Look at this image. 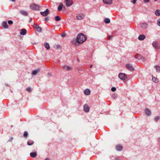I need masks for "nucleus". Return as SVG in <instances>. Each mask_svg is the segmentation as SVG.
<instances>
[{
  "label": "nucleus",
  "instance_id": "nucleus-20",
  "mask_svg": "<svg viewBox=\"0 0 160 160\" xmlns=\"http://www.w3.org/2000/svg\"><path fill=\"white\" fill-rule=\"evenodd\" d=\"M90 91L89 89H86L84 91V93L86 95H89L90 94Z\"/></svg>",
  "mask_w": 160,
  "mask_h": 160
},
{
  "label": "nucleus",
  "instance_id": "nucleus-1",
  "mask_svg": "<svg viewBox=\"0 0 160 160\" xmlns=\"http://www.w3.org/2000/svg\"><path fill=\"white\" fill-rule=\"evenodd\" d=\"M87 39V37L82 33L79 34L76 38V40H74L72 41V44L75 46H77V43L79 44L82 43Z\"/></svg>",
  "mask_w": 160,
  "mask_h": 160
},
{
  "label": "nucleus",
  "instance_id": "nucleus-30",
  "mask_svg": "<svg viewBox=\"0 0 160 160\" xmlns=\"http://www.w3.org/2000/svg\"><path fill=\"white\" fill-rule=\"evenodd\" d=\"M157 72L160 71V67L158 65H156L154 66Z\"/></svg>",
  "mask_w": 160,
  "mask_h": 160
},
{
  "label": "nucleus",
  "instance_id": "nucleus-43",
  "mask_svg": "<svg viewBox=\"0 0 160 160\" xmlns=\"http://www.w3.org/2000/svg\"><path fill=\"white\" fill-rule=\"evenodd\" d=\"M144 0V2L145 3H148V2H150L149 0Z\"/></svg>",
  "mask_w": 160,
  "mask_h": 160
},
{
  "label": "nucleus",
  "instance_id": "nucleus-21",
  "mask_svg": "<svg viewBox=\"0 0 160 160\" xmlns=\"http://www.w3.org/2000/svg\"><path fill=\"white\" fill-rule=\"evenodd\" d=\"M40 71V69L39 68L38 69L36 70H33L32 71V74L33 75H35L37 74L38 72Z\"/></svg>",
  "mask_w": 160,
  "mask_h": 160
},
{
  "label": "nucleus",
  "instance_id": "nucleus-2",
  "mask_svg": "<svg viewBox=\"0 0 160 160\" xmlns=\"http://www.w3.org/2000/svg\"><path fill=\"white\" fill-rule=\"evenodd\" d=\"M30 8L33 10H39L40 6L35 3L32 4L30 6Z\"/></svg>",
  "mask_w": 160,
  "mask_h": 160
},
{
  "label": "nucleus",
  "instance_id": "nucleus-14",
  "mask_svg": "<svg viewBox=\"0 0 160 160\" xmlns=\"http://www.w3.org/2000/svg\"><path fill=\"white\" fill-rule=\"evenodd\" d=\"M116 149L118 151H121L122 149V146L118 144L116 146Z\"/></svg>",
  "mask_w": 160,
  "mask_h": 160
},
{
  "label": "nucleus",
  "instance_id": "nucleus-22",
  "mask_svg": "<svg viewBox=\"0 0 160 160\" xmlns=\"http://www.w3.org/2000/svg\"><path fill=\"white\" fill-rule=\"evenodd\" d=\"M63 5L62 3L60 4V5L58 6V11H60L63 8Z\"/></svg>",
  "mask_w": 160,
  "mask_h": 160
},
{
  "label": "nucleus",
  "instance_id": "nucleus-36",
  "mask_svg": "<svg viewBox=\"0 0 160 160\" xmlns=\"http://www.w3.org/2000/svg\"><path fill=\"white\" fill-rule=\"evenodd\" d=\"M116 88L113 87L111 88V91L112 92H114L116 91Z\"/></svg>",
  "mask_w": 160,
  "mask_h": 160
},
{
  "label": "nucleus",
  "instance_id": "nucleus-51",
  "mask_svg": "<svg viewBox=\"0 0 160 160\" xmlns=\"http://www.w3.org/2000/svg\"><path fill=\"white\" fill-rule=\"evenodd\" d=\"M77 61H78V62H79V59H78H78H77Z\"/></svg>",
  "mask_w": 160,
  "mask_h": 160
},
{
  "label": "nucleus",
  "instance_id": "nucleus-25",
  "mask_svg": "<svg viewBox=\"0 0 160 160\" xmlns=\"http://www.w3.org/2000/svg\"><path fill=\"white\" fill-rule=\"evenodd\" d=\"M134 57L138 59H141L142 58V56L139 54H137Z\"/></svg>",
  "mask_w": 160,
  "mask_h": 160
},
{
  "label": "nucleus",
  "instance_id": "nucleus-49",
  "mask_svg": "<svg viewBox=\"0 0 160 160\" xmlns=\"http://www.w3.org/2000/svg\"><path fill=\"white\" fill-rule=\"evenodd\" d=\"M93 66V65L92 64H91L90 66V68H92Z\"/></svg>",
  "mask_w": 160,
  "mask_h": 160
},
{
  "label": "nucleus",
  "instance_id": "nucleus-52",
  "mask_svg": "<svg viewBox=\"0 0 160 160\" xmlns=\"http://www.w3.org/2000/svg\"><path fill=\"white\" fill-rule=\"evenodd\" d=\"M11 1H12L13 2H14L16 0H11Z\"/></svg>",
  "mask_w": 160,
  "mask_h": 160
},
{
  "label": "nucleus",
  "instance_id": "nucleus-44",
  "mask_svg": "<svg viewBox=\"0 0 160 160\" xmlns=\"http://www.w3.org/2000/svg\"><path fill=\"white\" fill-rule=\"evenodd\" d=\"M48 20H49V18L48 17H46L44 19V20L45 21H48Z\"/></svg>",
  "mask_w": 160,
  "mask_h": 160
},
{
  "label": "nucleus",
  "instance_id": "nucleus-35",
  "mask_svg": "<svg viewBox=\"0 0 160 160\" xmlns=\"http://www.w3.org/2000/svg\"><path fill=\"white\" fill-rule=\"evenodd\" d=\"M160 119V117L159 116H157L155 118V120L156 122L158 121Z\"/></svg>",
  "mask_w": 160,
  "mask_h": 160
},
{
  "label": "nucleus",
  "instance_id": "nucleus-53",
  "mask_svg": "<svg viewBox=\"0 0 160 160\" xmlns=\"http://www.w3.org/2000/svg\"><path fill=\"white\" fill-rule=\"evenodd\" d=\"M158 139H159V141H160V138H158Z\"/></svg>",
  "mask_w": 160,
  "mask_h": 160
},
{
  "label": "nucleus",
  "instance_id": "nucleus-19",
  "mask_svg": "<svg viewBox=\"0 0 160 160\" xmlns=\"http://www.w3.org/2000/svg\"><path fill=\"white\" fill-rule=\"evenodd\" d=\"M37 155V153L36 152H32L30 153V156L33 158L36 157Z\"/></svg>",
  "mask_w": 160,
  "mask_h": 160
},
{
  "label": "nucleus",
  "instance_id": "nucleus-24",
  "mask_svg": "<svg viewBox=\"0 0 160 160\" xmlns=\"http://www.w3.org/2000/svg\"><path fill=\"white\" fill-rule=\"evenodd\" d=\"M45 47L47 49L49 50L50 48V46L49 44L47 42H45L44 44Z\"/></svg>",
  "mask_w": 160,
  "mask_h": 160
},
{
  "label": "nucleus",
  "instance_id": "nucleus-7",
  "mask_svg": "<svg viewBox=\"0 0 160 160\" xmlns=\"http://www.w3.org/2000/svg\"><path fill=\"white\" fill-rule=\"evenodd\" d=\"M126 68L131 71H132L134 70L132 65L131 64H126Z\"/></svg>",
  "mask_w": 160,
  "mask_h": 160
},
{
  "label": "nucleus",
  "instance_id": "nucleus-45",
  "mask_svg": "<svg viewBox=\"0 0 160 160\" xmlns=\"http://www.w3.org/2000/svg\"><path fill=\"white\" fill-rule=\"evenodd\" d=\"M141 59L143 61H144L146 60V59L142 56V58Z\"/></svg>",
  "mask_w": 160,
  "mask_h": 160
},
{
  "label": "nucleus",
  "instance_id": "nucleus-15",
  "mask_svg": "<svg viewBox=\"0 0 160 160\" xmlns=\"http://www.w3.org/2000/svg\"><path fill=\"white\" fill-rule=\"evenodd\" d=\"M146 38V36L144 35H139L138 37V39L140 40H144Z\"/></svg>",
  "mask_w": 160,
  "mask_h": 160
},
{
  "label": "nucleus",
  "instance_id": "nucleus-47",
  "mask_svg": "<svg viewBox=\"0 0 160 160\" xmlns=\"http://www.w3.org/2000/svg\"><path fill=\"white\" fill-rule=\"evenodd\" d=\"M48 75L50 76H52V75L50 73H48Z\"/></svg>",
  "mask_w": 160,
  "mask_h": 160
},
{
  "label": "nucleus",
  "instance_id": "nucleus-23",
  "mask_svg": "<svg viewBox=\"0 0 160 160\" xmlns=\"http://www.w3.org/2000/svg\"><path fill=\"white\" fill-rule=\"evenodd\" d=\"M20 13L21 14L25 16H27L28 15L27 12L24 10H21L20 11Z\"/></svg>",
  "mask_w": 160,
  "mask_h": 160
},
{
  "label": "nucleus",
  "instance_id": "nucleus-6",
  "mask_svg": "<svg viewBox=\"0 0 160 160\" xmlns=\"http://www.w3.org/2000/svg\"><path fill=\"white\" fill-rule=\"evenodd\" d=\"M50 12V11L48 9H47L44 12H41L40 14L43 16H46L48 15Z\"/></svg>",
  "mask_w": 160,
  "mask_h": 160
},
{
  "label": "nucleus",
  "instance_id": "nucleus-48",
  "mask_svg": "<svg viewBox=\"0 0 160 160\" xmlns=\"http://www.w3.org/2000/svg\"><path fill=\"white\" fill-rule=\"evenodd\" d=\"M45 160H50V159L48 158H46Z\"/></svg>",
  "mask_w": 160,
  "mask_h": 160
},
{
  "label": "nucleus",
  "instance_id": "nucleus-54",
  "mask_svg": "<svg viewBox=\"0 0 160 160\" xmlns=\"http://www.w3.org/2000/svg\"><path fill=\"white\" fill-rule=\"evenodd\" d=\"M154 1H158V0H154Z\"/></svg>",
  "mask_w": 160,
  "mask_h": 160
},
{
  "label": "nucleus",
  "instance_id": "nucleus-42",
  "mask_svg": "<svg viewBox=\"0 0 160 160\" xmlns=\"http://www.w3.org/2000/svg\"><path fill=\"white\" fill-rule=\"evenodd\" d=\"M66 34L65 33H64L62 34L61 35V36L63 38H64V37H66Z\"/></svg>",
  "mask_w": 160,
  "mask_h": 160
},
{
  "label": "nucleus",
  "instance_id": "nucleus-10",
  "mask_svg": "<svg viewBox=\"0 0 160 160\" xmlns=\"http://www.w3.org/2000/svg\"><path fill=\"white\" fill-rule=\"evenodd\" d=\"M34 27L37 31L39 32H41L42 28L36 24H34Z\"/></svg>",
  "mask_w": 160,
  "mask_h": 160
},
{
  "label": "nucleus",
  "instance_id": "nucleus-38",
  "mask_svg": "<svg viewBox=\"0 0 160 160\" xmlns=\"http://www.w3.org/2000/svg\"><path fill=\"white\" fill-rule=\"evenodd\" d=\"M158 25L160 26V18L158 19L157 21Z\"/></svg>",
  "mask_w": 160,
  "mask_h": 160
},
{
  "label": "nucleus",
  "instance_id": "nucleus-11",
  "mask_svg": "<svg viewBox=\"0 0 160 160\" xmlns=\"http://www.w3.org/2000/svg\"><path fill=\"white\" fill-rule=\"evenodd\" d=\"M148 24L146 22H142L140 23L141 27L143 29L146 28L148 27Z\"/></svg>",
  "mask_w": 160,
  "mask_h": 160
},
{
  "label": "nucleus",
  "instance_id": "nucleus-37",
  "mask_svg": "<svg viewBox=\"0 0 160 160\" xmlns=\"http://www.w3.org/2000/svg\"><path fill=\"white\" fill-rule=\"evenodd\" d=\"M26 90L27 91L29 92H31V88H27V89H26Z\"/></svg>",
  "mask_w": 160,
  "mask_h": 160
},
{
  "label": "nucleus",
  "instance_id": "nucleus-13",
  "mask_svg": "<svg viewBox=\"0 0 160 160\" xmlns=\"http://www.w3.org/2000/svg\"><path fill=\"white\" fill-rule=\"evenodd\" d=\"M104 3L111 4L112 3V0H102Z\"/></svg>",
  "mask_w": 160,
  "mask_h": 160
},
{
  "label": "nucleus",
  "instance_id": "nucleus-46",
  "mask_svg": "<svg viewBox=\"0 0 160 160\" xmlns=\"http://www.w3.org/2000/svg\"><path fill=\"white\" fill-rule=\"evenodd\" d=\"M136 1H137V0H132V2L134 4H135L136 3Z\"/></svg>",
  "mask_w": 160,
  "mask_h": 160
},
{
  "label": "nucleus",
  "instance_id": "nucleus-28",
  "mask_svg": "<svg viewBox=\"0 0 160 160\" xmlns=\"http://www.w3.org/2000/svg\"><path fill=\"white\" fill-rule=\"evenodd\" d=\"M104 22L106 23H108L110 22V19L109 18H106L104 19Z\"/></svg>",
  "mask_w": 160,
  "mask_h": 160
},
{
  "label": "nucleus",
  "instance_id": "nucleus-12",
  "mask_svg": "<svg viewBox=\"0 0 160 160\" xmlns=\"http://www.w3.org/2000/svg\"><path fill=\"white\" fill-rule=\"evenodd\" d=\"M145 112L146 115L148 116H150L151 114V111L148 108H146L145 110Z\"/></svg>",
  "mask_w": 160,
  "mask_h": 160
},
{
  "label": "nucleus",
  "instance_id": "nucleus-27",
  "mask_svg": "<svg viewBox=\"0 0 160 160\" xmlns=\"http://www.w3.org/2000/svg\"><path fill=\"white\" fill-rule=\"evenodd\" d=\"M152 81L155 82H158V80L156 78L152 76Z\"/></svg>",
  "mask_w": 160,
  "mask_h": 160
},
{
  "label": "nucleus",
  "instance_id": "nucleus-26",
  "mask_svg": "<svg viewBox=\"0 0 160 160\" xmlns=\"http://www.w3.org/2000/svg\"><path fill=\"white\" fill-rule=\"evenodd\" d=\"M155 14L157 16H159L160 15V10L159 9H157L155 12Z\"/></svg>",
  "mask_w": 160,
  "mask_h": 160
},
{
  "label": "nucleus",
  "instance_id": "nucleus-17",
  "mask_svg": "<svg viewBox=\"0 0 160 160\" xmlns=\"http://www.w3.org/2000/svg\"><path fill=\"white\" fill-rule=\"evenodd\" d=\"M27 33V30L25 29H22L20 33L22 35H25Z\"/></svg>",
  "mask_w": 160,
  "mask_h": 160
},
{
  "label": "nucleus",
  "instance_id": "nucleus-3",
  "mask_svg": "<svg viewBox=\"0 0 160 160\" xmlns=\"http://www.w3.org/2000/svg\"><path fill=\"white\" fill-rule=\"evenodd\" d=\"M118 76L119 78L122 80H126L127 78V75L125 73H120Z\"/></svg>",
  "mask_w": 160,
  "mask_h": 160
},
{
  "label": "nucleus",
  "instance_id": "nucleus-40",
  "mask_svg": "<svg viewBox=\"0 0 160 160\" xmlns=\"http://www.w3.org/2000/svg\"><path fill=\"white\" fill-rule=\"evenodd\" d=\"M13 139V138L12 137H11L10 138V139L8 141V142H11Z\"/></svg>",
  "mask_w": 160,
  "mask_h": 160
},
{
  "label": "nucleus",
  "instance_id": "nucleus-41",
  "mask_svg": "<svg viewBox=\"0 0 160 160\" xmlns=\"http://www.w3.org/2000/svg\"><path fill=\"white\" fill-rule=\"evenodd\" d=\"M112 36H108V40H110L111 39H112Z\"/></svg>",
  "mask_w": 160,
  "mask_h": 160
},
{
  "label": "nucleus",
  "instance_id": "nucleus-32",
  "mask_svg": "<svg viewBox=\"0 0 160 160\" xmlns=\"http://www.w3.org/2000/svg\"><path fill=\"white\" fill-rule=\"evenodd\" d=\"M54 48L56 49H60L61 48V47L59 45H56L54 46Z\"/></svg>",
  "mask_w": 160,
  "mask_h": 160
},
{
  "label": "nucleus",
  "instance_id": "nucleus-5",
  "mask_svg": "<svg viewBox=\"0 0 160 160\" xmlns=\"http://www.w3.org/2000/svg\"><path fill=\"white\" fill-rule=\"evenodd\" d=\"M153 46L156 49H159L160 48V46L158 42L156 41L153 42L152 43Z\"/></svg>",
  "mask_w": 160,
  "mask_h": 160
},
{
  "label": "nucleus",
  "instance_id": "nucleus-33",
  "mask_svg": "<svg viewBox=\"0 0 160 160\" xmlns=\"http://www.w3.org/2000/svg\"><path fill=\"white\" fill-rule=\"evenodd\" d=\"M28 132L27 131H25L24 132L23 136L25 138H27L28 136Z\"/></svg>",
  "mask_w": 160,
  "mask_h": 160
},
{
  "label": "nucleus",
  "instance_id": "nucleus-50",
  "mask_svg": "<svg viewBox=\"0 0 160 160\" xmlns=\"http://www.w3.org/2000/svg\"><path fill=\"white\" fill-rule=\"evenodd\" d=\"M32 18H31L30 19V21H29V22H31L32 21Z\"/></svg>",
  "mask_w": 160,
  "mask_h": 160
},
{
  "label": "nucleus",
  "instance_id": "nucleus-55",
  "mask_svg": "<svg viewBox=\"0 0 160 160\" xmlns=\"http://www.w3.org/2000/svg\"><path fill=\"white\" fill-rule=\"evenodd\" d=\"M11 127H13V126H12V125H11Z\"/></svg>",
  "mask_w": 160,
  "mask_h": 160
},
{
  "label": "nucleus",
  "instance_id": "nucleus-18",
  "mask_svg": "<svg viewBox=\"0 0 160 160\" xmlns=\"http://www.w3.org/2000/svg\"><path fill=\"white\" fill-rule=\"evenodd\" d=\"M63 68L65 70H66L67 71H69L72 70V68L69 67L67 66L66 65H64L63 66Z\"/></svg>",
  "mask_w": 160,
  "mask_h": 160
},
{
  "label": "nucleus",
  "instance_id": "nucleus-29",
  "mask_svg": "<svg viewBox=\"0 0 160 160\" xmlns=\"http://www.w3.org/2000/svg\"><path fill=\"white\" fill-rule=\"evenodd\" d=\"M34 141L32 140H29L27 142V144L30 146L32 145L34 143Z\"/></svg>",
  "mask_w": 160,
  "mask_h": 160
},
{
  "label": "nucleus",
  "instance_id": "nucleus-4",
  "mask_svg": "<svg viewBox=\"0 0 160 160\" xmlns=\"http://www.w3.org/2000/svg\"><path fill=\"white\" fill-rule=\"evenodd\" d=\"M64 2L67 7H69L73 4V1L72 0H65Z\"/></svg>",
  "mask_w": 160,
  "mask_h": 160
},
{
  "label": "nucleus",
  "instance_id": "nucleus-31",
  "mask_svg": "<svg viewBox=\"0 0 160 160\" xmlns=\"http://www.w3.org/2000/svg\"><path fill=\"white\" fill-rule=\"evenodd\" d=\"M61 19L60 17L59 16H57L55 17V20L57 21H60Z\"/></svg>",
  "mask_w": 160,
  "mask_h": 160
},
{
  "label": "nucleus",
  "instance_id": "nucleus-39",
  "mask_svg": "<svg viewBox=\"0 0 160 160\" xmlns=\"http://www.w3.org/2000/svg\"><path fill=\"white\" fill-rule=\"evenodd\" d=\"M8 22L9 25H12L13 23V22L12 20H9L8 21Z\"/></svg>",
  "mask_w": 160,
  "mask_h": 160
},
{
  "label": "nucleus",
  "instance_id": "nucleus-8",
  "mask_svg": "<svg viewBox=\"0 0 160 160\" xmlns=\"http://www.w3.org/2000/svg\"><path fill=\"white\" fill-rule=\"evenodd\" d=\"M83 109L85 112H88L89 111L90 107L87 104H85L83 106Z\"/></svg>",
  "mask_w": 160,
  "mask_h": 160
},
{
  "label": "nucleus",
  "instance_id": "nucleus-34",
  "mask_svg": "<svg viewBox=\"0 0 160 160\" xmlns=\"http://www.w3.org/2000/svg\"><path fill=\"white\" fill-rule=\"evenodd\" d=\"M118 95H117V94L116 93H114L112 95V97L114 99H116L117 98V97Z\"/></svg>",
  "mask_w": 160,
  "mask_h": 160
},
{
  "label": "nucleus",
  "instance_id": "nucleus-16",
  "mask_svg": "<svg viewBox=\"0 0 160 160\" xmlns=\"http://www.w3.org/2000/svg\"><path fill=\"white\" fill-rule=\"evenodd\" d=\"M2 26L4 28H8V25L6 22L4 21L2 22Z\"/></svg>",
  "mask_w": 160,
  "mask_h": 160
},
{
  "label": "nucleus",
  "instance_id": "nucleus-9",
  "mask_svg": "<svg viewBox=\"0 0 160 160\" xmlns=\"http://www.w3.org/2000/svg\"><path fill=\"white\" fill-rule=\"evenodd\" d=\"M85 15L83 13H81L78 14L76 17L77 19L81 20L84 18Z\"/></svg>",
  "mask_w": 160,
  "mask_h": 160
}]
</instances>
